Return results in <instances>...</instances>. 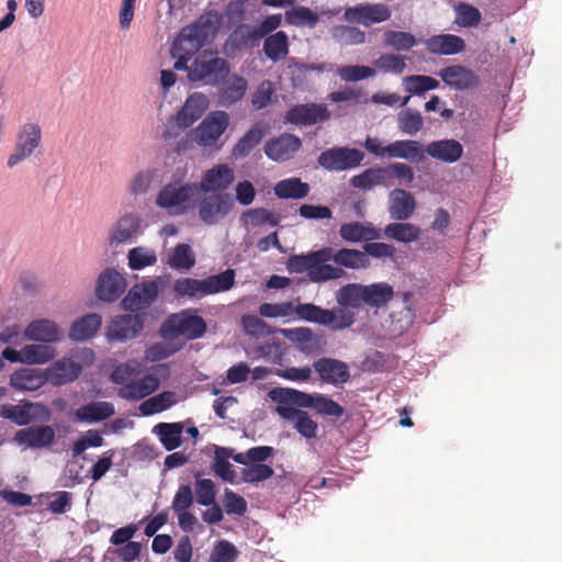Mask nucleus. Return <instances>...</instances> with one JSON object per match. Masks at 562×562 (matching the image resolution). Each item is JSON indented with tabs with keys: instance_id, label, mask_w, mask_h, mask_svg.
I'll list each match as a JSON object with an SVG mask.
<instances>
[{
	"instance_id": "obj_1",
	"label": "nucleus",
	"mask_w": 562,
	"mask_h": 562,
	"mask_svg": "<svg viewBox=\"0 0 562 562\" xmlns=\"http://www.w3.org/2000/svg\"><path fill=\"white\" fill-rule=\"evenodd\" d=\"M258 312L261 317L267 318L291 317L295 314L300 319L326 326L331 330L345 329L355 322L352 312L329 311L313 303H299L296 306L292 302L262 303Z\"/></svg>"
},
{
	"instance_id": "obj_2",
	"label": "nucleus",
	"mask_w": 562,
	"mask_h": 562,
	"mask_svg": "<svg viewBox=\"0 0 562 562\" xmlns=\"http://www.w3.org/2000/svg\"><path fill=\"white\" fill-rule=\"evenodd\" d=\"M272 401L283 404H295L297 407L312 408L317 414L339 418L345 408L334 400L321 393H305L290 387H274L269 392Z\"/></svg>"
},
{
	"instance_id": "obj_3",
	"label": "nucleus",
	"mask_w": 562,
	"mask_h": 562,
	"mask_svg": "<svg viewBox=\"0 0 562 562\" xmlns=\"http://www.w3.org/2000/svg\"><path fill=\"white\" fill-rule=\"evenodd\" d=\"M323 258L322 249L307 255H293L286 261V269L291 273L306 272L310 280L317 283L340 279L345 276L344 269L324 265Z\"/></svg>"
},
{
	"instance_id": "obj_4",
	"label": "nucleus",
	"mask_w": 562,
	"mask_h": 562,
	"mask_svg": "<svg viewBox=\"0 0 562 562\" xmlns=\"http://www.w3.org/2000/svg\"><path fill=\"white\" fill-rule=\"evenodd\" d=\"M186 70L191 82L220 87L228 77L231 69L226 59L203 53L198 55Z\"/></svg>"
},
{
	"instance_id": "obj_5",
	"label": "nucleus",
	"mask_w": 562,
	"mask_h": 562,
	"mask_svg": "<svg viewBox=\"0 0 562 562\" xmlns=\"http://www.w3.org/2000/svg\"><path fill=\"white\" fill-rule=\"evenodd\" d=\"M198 193V183H169L157 194L156 204L171 215H182L194 205Z\"/></svg>"
},
{
	"instance_id": "obj_6",
	"label": "nucleus",
	"mask_w": 562,
	"mask_h": 562,
	"mask_svg": "<svg viewBox=\"0 0 562 562\" xmlns=\"http://www.w3.org/2000/svg\"><path fill=\"white\" fill-rule=\"evenodd\" d=\"M205 331V321L201 316L193 314L190 310L171 314L160 328V334L165 338L182 336L189 340L202 337Z\"/></svg>"
},
{
	"instance_id": "obj_7",
	"label": "nucleus",
	"mask_w": 562,
	"mask_h": 562,
	"mask_svg": "<svg viewBox=\"0 0 562 562\" xmlns=\"http://www.w3.org/2000/svg\"><path fill=\"white\" fill-rule=\"evenodd\" d=\"M364 148L379 158H400L408 160H422L424 148L419 142L413 139L395 140L386 146L375 137H368L363 144Z\"/></svg>"
},
{
	"instance_id": "obj_8",
	"label": "nucleus",
	"mask_w": 562,
	"mask_h": 562,
	"mask_svg": "<svg viewBox=\"0 0 562 562\" xmlns=\"http://www.w3.org/2000/svg\"><path fill=\"white\" fill-rule=\"evenodd\" d=\"M229 125V115L225 111H213L192 131V140L203 147L216 144Z\"/></svg>"
},
{
	"instance_id": "obj_9",
	"label": "nucleus",
	"mask_w": 562,
	"mask_h": 562,
	"mask_svg": "<svg viewBox=\"0 0 562 562\" xmlns=\"http://www.w3.org/2000/svg\"><path fill=\"white\" fill-rule=\"evenodd\" d=\"M363 159L364 154L358 148L333 147L324 150L317 162L329 171H344L360 166Z\"/></svg>"
},
{
	"instance_id": "obj_10",
	"label": "nucleus",
	"mask_w": 562,
	"mask_h": 562,
	"mask_svg": "<svg viewBox=\"0 0 562 562\" xmlns=\"http://www.w3.org/2000/svg\"><path fill=\"white\" fill-rule=\"evenodd\" d=\"M206 43L193 32L189 26L181 30L179 35L175 38L170 54L176 61L173 68L176 70H183L188 68V61L194 56Z\"/></svg>"
},
{
	"instance_id": "obj_11",
	"label": "nucleus",
	"mask_w": 562,
	"mask_h": 562,
	"mask_svg": "<svg viewBox=\"0 0 562 562\" xmlns=\"http://www.w3.org/2000/svg\"><path fill=\"white\" fill-rule=\"evenodd\" d=\"M391 9L385 3H360L345 9L344 20L350 24L371 26L390 20Z\"/></svg>"
},
{
	"instance_id": "obj_12",
	"label": "nucleus",
	"mask_w": 562,
	"mask_h": 562,
	"mask_svg": "<svg viewBox=\"0 0 562 562\" xmlns=\"http://www.w3.org/2000/svg\"><path fill=\"white\" fill-rule=\"evenodd\" d=\"M0 416L10 419L19 426H24L33 420H49L50 411L41 403L21 402L16 405H3L0 411Z\"/></svg>"
},
{
	"instance_id": "obj_13",
	"label": "nucleus",
	"mask_w": 562,
	"mask_h": 562,
	"mask_svg": "<svg viewBox=\"0 0 562 562\" xmlns=\"http://www.w3.org/2000/svg\"><path fill=\"white\" fill-rule=\"evenodd\" d=\"M234 202L227 193L205 195L199 202V217L206 225H215L232 211Z\"/></svg>"
},
{
	"instance_id": "obj_14",
	"label": "nucleus",
	"mask_w": 562,
	"mask_h": 562,
	"mask_svg": "<svg viewBox=\"0 0 562 562\" xmlns=\"http://www.w3.org/2000/svg\"><path fill=\"white\" fill-rule=\"evenodd\" d=\"M42 130L38 124H24L18 135L14 151L8 158V166L11 168L30 157L40 146Z\"/></svg>"
},
{
	"instance_id": "obj_15",
	"label": "nucleus",
	"mask_w": 562,
	"mask_h": 562,
	"mask_svg": "<svg viewBox=\"0 0 562 562\" xmlns=\"http://www.w3.org/2000/svg\"><path fill=\"white\" fill-rule=\"evenodd\" d=\"M330 117L327 106L322 103L296 104L290 108L284 115V123L310 126L325 122Z\"/></svg>"
},
{
	"instance_id": "obj_16",
	"label": "nucleus",
	"mask_w": 562,
	"mask_h": 562,
	"mask_svg": "<svg viewBox=\"0 0 562 562\" xmlns=\"http://www.w3.org/2000/svg\"><path fill=\"white\" fill-rule=\"evenodd\" d=\"M277 413L286 420H292L295 430L306 439H313L317 436L318 425L307 412L296 408L295 404H283L274 401Z\"/></svg>"
},
{
	"instance_id": "obj_17",
	"label": "nucleus",
	"mask_w": 562,
	"mask_h": 562,
	"mask_svg": "<svg viewBox=\"0 0 562 562\" xmlns=\"http://www.w3.org/2000/svg\"><path fill=\"white\" fill-rule=\"evenodd\" d=\"M322 251L324 254V265H329L328 262L333 260L337 265L336 268L353 270L368 268L370 265L366 252L357 249L340 248L335 250L331 247H324Z\"/></svg>"
},
{
	"instance_id": "obj_18",
	"label": "nucleus",
	"mask_w": 562,
	"mask_h": 562,
	"mask_svg": "<svg viewBox=\"0 0 562 562\" xmlns=\"http://www.w3.org/2000/svg\"><path fill=\"white\" fill-rule=\"evenodd\" d=\"M126 280L114 268H106L98 278L95 294L104 302L116 301L126 289Z\"/></svg>"
},
{
	"instance_id": "obj_19",
	"label": "nucleus",
	"mask_w": 562,
	"mask_h": 562,
	"mask_svg": "<svg viewBox=\"0 0 562 562\" xmlns=\"http://www.w3.org/2000/svg\"><path fill=\"white\" fill-rule=\"evenodd\" d=\"M315 372L324 383L335 386L349 381L350 372L346 362L334 358H321L313 363Z\"/></svg>"
},
{
	"instance_id": "obj_20",
	"label": "nucleus",
	"mask_w": 562,
	"mask_h": 562,
	"mask_svg": "<svg viewBox=\"0 0 562 562\" xmlns=\"http://www.w3.org/2000/svg\"><path fill=\"white\" fill-rule=\"evenodd\" d=\"M210 105L209 97L202 92L191 93L177 112L176 122L181 128L190 127L205 113Z\"/></svg>"
},
{
	"instance_id": "obj_21",
	"label": "nucleus",
	"mask_w": 562,
	"mask_h": 562,
	"mask_svg": "<svg viewBox=\"0 0 562 562\" xmlns=\"http://www.w3.org/2000/svg\"><path fill=\"white\" fill-rule=\"evenodd\" d=\"M234 180V170L228 165H215L205 171L201 181L198 183V191L205 193L224 191Z\"/></svg>"
},
{
	"instance_id": "obj_22",
	"label": "nucleus",
	"mask_w": 562,
	"mask_h": 562,
	"mask_svg": "<svg viewBox=\"0 0 562 562\" xmlns=\"http://www.w3.org/2000/svg\"><path fill=\"white\" fill-rule=\"evenodd\" d=\"M144 324L139 315L125 314L116 316L108 328V338L111 341H125L135 338Z\"/></svg>"
},
{
	"instance_id": "obj_23",
	"label": "nucleus",
	"mask_w": 562,
	"mask_h": 562,
	"mask_svg": "<svg viewBox=\"0 0 562 562\" xmlns=\"http://www.w3.org/2000/svg\"><path fill=\"white\" fill-rule=\"evenodd\" d=\"M441 80L456 90H468L480 85L479 76L462 65L447 66L437 74Z\"/></svg>"
},
{
	"instance_id": "obj_24",
	"label": "nucleus",
	"mask_w": 562,
	"mask_h": 562,
	"mask_svg": "<svg viewBox=\"0 0 562 562\" xmlns=\"http://www.w3.org/2000/svg\"><path fill=\"white\" fill-rule=\"evenodd\" d=\"M300 137L284 133L265 145L266 155L274 161H286L301 148Z\"/></svg>"
},
{
	"instance_id": "obj_25",
	"label": "nucleus",
	"mask_w": 562,
	"mask_h": 562,
	"mask_svg": "<svg viewBox=\"0 0 562 562\" xmlns=\"http://www.w3.org/2000/svg\"><path fill=\"white\" fill-rule=\"evenodd\" d=\"M160 385L159 379L154 374H146L140 379L134 378L128 384L117 390V395L126 401H140L153 394Z\"/></svg>"
},
{
	"instance_id": "obj_26",
	"label": "nucleus",
	"mask_w": 562,
	"mask_h": 562,
	"mask_svg": "<svg viewBox=\"0 0 562 562\" xmlns=\"http://www.w3.org/2000/svg\"><path fill=\"white\" fill-rule=\"evenodd\" d=\"M81 366L71 359H60L52 363L46 370L47 382L53 385H65L75 381L81 373Z\"/></svg>"
},
{
	"instance_id": "obj_27",
	"label": "nucleus",
	"mask_w": 562,
	"mask_h": 562,
	"mask_svg": "<svg viewBox=\"0 0 562 562\" xmlns=\"http://www.w3.org/2000/svg\"><path fill=\"white\" fill-rule=\"evenodd\" d=\"M24 338L43 344H53L60 339V331L58 326L50 319H35L25 327Z\"/></svg>"
},
{
	"instance_id": "obj_28",
	"label": "nucleus",
	"mask_w": 562,
	"mask_h": 562,
	"mask_svg": "<svg viewBox=\"0 0 562 562\" xmlns=\"http://www.w3.org/2000/svg\"><path fill=\"white\" fill-rule=\"evenodd\" d=\"M218 90V104L229 108L240 101L248 89L247 80L238 75L228 76Z\"/></svg>"
},
{
	"instance_id": "obj_29",
	"label": "nucleus",
	"mask_w": 562,
	"mask_h": 562,
	"mask_svg": "<svg viewBox=\"0 0 562 562\" xmlns=\"http://www.w3.org/2000/svg\"><path fill=\"white\" fill-rule=\"evenodd\" d=\"M424 151L434 159L452 164L462 157L463 146L456 139H440L429 143Z\"/></svg>"
},
{
	"instance_id": "obj_30",
	"label": "nucleus",
	"mask_w": 562,
	"mask_h": 562,
	"mask_svg": "<svg viewBox=\"0 0 562 562\" xmlns=\"http://www.w3.org/2000/svg\"><path fill=\"white\" fill-rule=\"evenodd\" d=\"M339 236L347 243H360L379 239L381 234L371 223L355 221L342 224Z\"/></svg>"
},
{
	"instance_id": "obj_31",
	"label": "nucleus",
	"mask_w": 562,
	"mask_h": 562,
	"mask_svg": "<svg viewBox=\"0 0 562 562\" xmlns=\"http://www.w3.org/2000/svg\"><path fill=\"white\" fill-rule=\"evenodd\" d=\"M425 46L430 54L454 55L465 49V42L454 34H440L427 38Z\"/></svg>"
},
{
	"instance_id": "obj_32",
	"label": "nucleus",
	"mask_w": 562,
	"mask_h": 562,
	"mask_svg": "<svg viewBox=\"0 0 562 562\" xmlns=\"http://www.w3.org/2000/svg\"><path fill=\"white\" fill-rule=\"evenodd\" d=\"M390 215L393 220L405 221L415 211L416 202L412 193L404 189H394L390 192Z\"/></svg>"
},
{
	"instance_id": "obj_33",
	"label": "nucleus",
	"mask_w": 562,
	"mask_h": 562,
	"mask_svg": "<svg viewBox=\"0 0 562 562\" xmlns=\"http://www.w3.org/2000/svg\"><path fill=\"white\" fill-rule=\"evenodd\" d=\"M47 382L45 371L33 368H22L10 376L12 387L20 391H36Z\"/></svg>"
},
{
	"instance_id": "obj_34",
	"label": "nucleus",
	"mask_w": 562,
	"mask_h": 562,
	"mask_svg": "<svg viewBox=\"0 0 562 562\" xmlns=\"http://www.w3.org/2000/svg\"><path fill=\"white\" fill-rule=\"evenodd\" d=\"M55 439V431L50 426H33L20 429L15 434V440L31 448L49 446Z\"/></svg>"
},
{
	"instance_id": "obj_35",
	"label": "nucleus",
	"mask_w": 562,
	"mask_h": 562,
	"mask_svg": "<svg viewBox=\"0 0 562 562\" xmlns=\"http://www.w3.org/2000/svg\"><path fill=\"white\" fill-rule=\"evenodd\" d=\"M350 184L353 188L368 191L375 186L389 188L392 183L389 180V169L386 167H371L353 176L350 179Z\"/></svg>"
},
{
	"instance_id": "obj_36",
	"label": "nucleus",
	"mask_w": 562,
	"mask_h": 562,
	"mask_svg": "<svg viewBox=\"0 0 562 562\" xmlns=\"http://www.w3.org/2000/svg\"><path fill=\"white\" fill-rule=\"evenodd\" d=\"M115 414L114 405L110 402L97 401L80 406L76 412V419L86 423L103 422Z\"/></svg>"
},
{
	"instance_id": "obj_37",
	"label": "nucleus",
	"mask_w": 562,
	"mask_h": 562,
	"mask_svg": "<svg viewBox=\"0 0 562 562\" xmlns=\"http://www.w3.org/2000/svg\"><path fill=\"white\" fill-rule=\"evenodd\" d=\"M102 318L97 313H89L76 319L69 330V337L76 341L92 338L100 329Z\"/></svg>"
},
{
	"instance_id": "obj_38",
	"label": "nucleus",
	"mask_w": 562,
	"mask_h": 562,
	"mask_svg": "<svg viewBox=\"0 0 562 562\" xmlns=\"http://www.w3.org/2000/svg\"><path fill=\"white\" fill-rule=\"evenodd\" d=\"M139 229L138 217L133 214H125L120 217L109 237L110 245H120L131 240Z\"/></svg>"
},
{
	"instance_id": "obj_39",
	"label": "nucleus",
	"mask_w": 562,
	"mask_h": 562,
	"mask_svg": "<svg viewBox=\"0 0 562 562\" xmlns=\"http://www.w3.org/2000/svg\"><path fill=\"white\" fill-rule=\"evenodd\" d=\"M394 296L393 288L385 282L363 285V304L370 307L385 306Z\"/></svg>"
},
{
	"instance_id": "obj_40",
	"label": "nucleus",
	"mask_w": 562,
	"mask_h": 562,
	"mask_svg": "<svg viewBox=\"0 0 562 562\" xmlns=\"http://www.w3.org/2000/svg\"><path fill=\"white\" fill-rule=\"evenodd\" d=\"M262 50L272 61L284 59L289 54V37L284 31H278L266 36Z\"/></svg>"
},
{
	"instance_id": "obj_41",
	"label": "nucleus",
	"mask_w": 562,
	"mask_h": 562,
	"mask_svg": "<svg viewBox=\"0 0 562 562\" xmlns=\"http://www.w3.org/2000/svg\"><path fill=\"white\" fill-rule=\"evenodd\" d=\"M221 22L222 15L217 11L211 10L201 14L194 23L188 26L207 43L218 31Z\"/></svg>"
},
{
	"instance_id": "obj_42",
	"label": "nucleus",
	"mask_w": 562,
	"mask_h": 562,
	"mask_svg": "<svg viewBox=\"0 0 562 562\" xmlns=\"http://www.w3.org/2000/svg\"><path fill=\"white\" fill-rule=\"evenodd\" d=\"M154 431L168 451L177 449L182 442L183 426L181 423H160L155 426Z\"/></svg>"
},
{
	"instance_id": "obj_43",
	"label": "nucleus",
	"mask_w": 562,
	"mask_h": 562,
	"mask_svg": "<svg viewBox=\"0 0 562 562\" xmlns=\"http://www.w3.org/2000/svg\"><path fill=\"white\" fill-rule=\"evenodd\" d=\"M177 403V395L171 391H164L145 400L139 405V412L143 416H150L167 411Z\"/></svg>"
},
{
	"instance_id": "obj_44",
	"label": "nucleus",
	"mask_w": 562,
	"mask_h": 562,
	"mask_svg": "<svg viewBox=\"0 0 562 562\" xmlns=\"http://www.w3.org/2000/svg\"><path fill=\"white\" fill-rule=\"evenodd\" d=\"M173 292L178 297L201 300L206 295L204 281L194 278H180L173 283Z\"/></svg>"
},
{
	"instance_id": "obj_45",
	"label": "nucleus",
	"mask_w": 562,
	"mask_h": 562,
	"mask_svg": "<svg viewBox=\"0 0 562 562\" xmlns=\"http://www.w3.org/2000/svg\"><path fill=\"white\" fill-rule=\"evenodd\" d=\"M310 192V186L300 178H290L279 181L274 193L280 199H303Z\"/></svg>"
},
{
	"instance_id": "obj_46",
	"label": "nucleus",
	"mask_w": 562,
	"mask_h": 562,
	"mask_svg": "<svg viewBox=\"0 0 562 562\" xmlns=\"http://www.w3.org/2000/svg\"><path fill=\"white\" fill-rule=\"evenodd\" d=\"M331 38L345 46L360 45L366 42V33L355 25H335L330 29Z\"/></svg>"
},
{
	"instance_id": "obj_47",
	"label": "nucleus",
	"mask_w": 562,
	"mask_h": 562,
	"mask_svg": "<svg viewBox=\"0 0 562 562\" xmlns=\"http://www.w3.org/2000/svg\"><path fill=\"white\" fill-rule=\"evenodd\" d=\"M286 338L296 344L299 349L305 353H313L318 349V339L313 330L307 327H299L284 330Z\"/></svg>"
},
{
	"instance_id": "obj_48",
	"label": "nucleus",
	"mask_w": 562,
	"mask_h": 562,
	"mask_svg": "<svg viewBox=\"0 0 562 562\" xmlns=\"http://www.w3.org/2000/svg\"><path fill=\"white\" fill-rule=\"evenodd\" d=\"M232 457V449L225 447H215L214 459L212 462L213 472L223 481L233 483L236 476L235 471L228 459Z\"/></svg>"
},
{
	"instance_id": "obj_49",
	"label": "nucleus",
	"mask_w": 562,
	"mask_h": 562,
	"mask_svg": "<svg viewBox=\"0 0 562 562\" xmlns=\"http://www.w3.org/2000/svg\"><path fill=\"white\" fill-rule=\"evenodd\" d=\"M281 14H271L263 19L257 27L252 29L249 25L243 24L239 26V30L246 32V34L243 35L247 40L256 41L270 35L271 32L276 31L281 25Z\"/></svg>"
},
{
	"instance_id": "obj_50",
	"label": "nucleus",
	"mask_w": 562,
	"mask_h": 562,
	"mask_svg": "<svg viewBox=\"0 0 562 562\" xmlns=\"http://www.w3.org/2000/svg\"><path fill=\"white\" fill-rule=\"evenodd\" d=\"M337 303L345 307L357 308L363 304V285L359 283H349L341 286L336 294ZM337 308L336 311H338ZM347 312H349L347 310Z\"/></svg>"
},
{
	"instance_id": "obj_51",
	"label": "nucleus",
	"mask_w": 562,
	"mask_h": 562,
	"mask_svg": "<svg viewBox=\"0 0 562 562\" xmlns=\"http://www.w3.org/2000/svg\"><path fill=\"white\" fill-rule=\"evenodd\" d=\"M384 234L396 241L408 244L419 238L420 228L409 223H391L385 226Z\"/></svg>"
},
{
	"instance_id": "obj_52",
	"label": "nucleus",
	"mask_w": 562,
	"mask_h": 562,
	"mask_svg": "<svg viewBox=\"0 0 562 562\" xmlns=\"http://www.w3.org/2000/svg\"><path fill=\"white\" fill-rule=\"evenodd\" d=\"M203 281L206 295L228 291L235 284V270L226 269L218 274L210 276L203 279Z\"/></svg>"
},
{
	"instance_id": "obj_53",
	"label": "nucleus",
	"mask_w": 562,
	"mask_h": 562,
	"mask_svg": "<svg viewBox=\"0 0 562 562\" xmlns=\"http://www.w3.org/2000/svg\"><path fill=\"white\" fill-rule=\"evenodd\" d=\"M265 131L259 124H255L234 146L235 157H246L261 142Z\"/></svg>"
},
{
	"instance_id": "obj_54",
	"label": "nucleus",
	"mask_w": 562,
	"mask_h": 562,
	"mask_svg": "<svg viewBox=\"0 0 562 562\" xmlns=\"http://www.w3.org/2000/svg\"><path fill=\"white\" fill-rule=\"evenodd\" d=\"M318 20L317 13L303 5L294 7L285 12V22L289 25L314 27Z\"/></svg>"
},
{
	"instance_id": "obj_55",
	"label": "nucleus",
	"mask_w": 562,
	"mask_h": 562,
	"mask_svg": "<svg viewBox=\"0 0 562 562\" xmlns=\"http://www.w3.org/2000/svg\"><path fill=\"white\" fill-rule=\"evenodd\" d=\"M168 265L177 270H189L195 265V257L187 244L177 245L168 259Z\"/></svg>"
},
{
	"instance_id": "obj_56",
	"label": "nucleus",
	"mask_w": 562,
	"mask_h": 562,
	"mask_svg": "<svg viewBox=\"0 0 562 562\" xmlns=\"http://www.w3.org/2000/svg\"><path fill=\"white\" fill-rule=\"evenodd\" d=\"M23 363L26 364H41L46 363L55 356L54 348L46 345L32 344L22 348Z\"/></svg>"
},
{
	"instance_id": "obj_57",
	"label": "nucleus",
	"mask_w": 562,
	"mask_h": 562,
	"mask_svg": "<svg viewBox=\"0 0 562 562\" xmlns=\"http://www.w3.org/2000/svg\"><path fill=\"white\" fill-rule=\"evenodd\" d=\"M398 130L408 135L417 134L424 126V119L418 111L404 109L397 115Z\"/></svg>"
},
{
	"instance_id": "obj_58",
	"label": "nucleus",
	"mask_w": 562,
	"mask_h": 562,
	"mask_svg": "<svg viewBox=\"0 0 562 562\" xmlns=\"http://www.w3.org/2000/svg\"><path fill=\"white\" fill-rule=\"evenodd\" d=\"M404 89L412 94H423L426 91L437 89L439 81L425 75H411L403 80Z\"/></svg>"
},
{
	"instance_id": "obj_59",
	"label": "nucleus",
	"mask_w": 562,
	"mask_h": 562,
	"mask_svg": "<svg viewBox=\"0 0 562 562\" xmlns=\"http://www.w3.org/2000/svg\"><path fill=\"white\" fill-rule=\"evenodd\" d=\"M240 326L244 333L251 337H263L272 333L270 326L254 314H244L240 317Z\"/></svg>"
},
{
	"instance_id": "obj_60",
	"label": "nucleus",
	"mask_w": 562,
	"mask_h": 562,
	"mask_svg": "<svg viewBox=\"0 0 562 562\" xmlns=\"http://www.w3.org/2000/svg\"><path fill=\"white\" fill-rule=\"evenodd\" d=\"M383 42L386 46L396 50H408L416 45V38L412 33L403 31H385Z\"/></svg>"
},
{
	"instance_id": "obj_61",
	"label": "nucleus",
	"mask_w": 562,
	"mask_h": 562,
	"mask_svg": "<svg viewBox=\"0 0 562 562\" xmlns=\"http://www.w3.org/2000/svg\"><path fill=\"white\" fill-rule=\"evenodd\" d=\"M128 266L133 270H140L146 267L153 266L157 261L154 250L145 247H135L128 251Z\"/></svg>"
},
{
	"instance_id": "obj_62",
	"label": "nucleus",
	"mask_w": 562,
	"mask_h": 562,
	"mask_svg": "<svg viewBox=\"0 0 562 562\" xmlns=\"http://www.w3.org/2000/svg\"><path fill=\"white\" fill-rule=\"evenodd\" d=\"M273 473V469L265 463L250 464L240 471L241 480L250 484L263 482L270 479Z\"/></svg>"
},
{
	"instance_id": "obj_63",
	"label": "nucleus",
	"mask_w": 562,
	"mask_h": 562,
	"mask_svg": "<svg viewBox=\"0 0 562 562\" xmlns=\"http://www.w3.org/2000/svg\"><path fill=\"white\" fill-rule=\"evenodd\" d=\"M241 220L245 224H249L251 226H261L265 224L277 226L279 224V220L270 211L263 207L247 210L243 213Z\"/></svg>"
},
{
	"instance_id": "obj_64",
	"label": "nucleus",
	"mask_w": 562,
	"mask_h": 562,
	"mask_svg": "<svg viewBox=\"0 0 562 562\" xmlns=\"http://www.w3.org/2000/svg\"><path fill=\"white\" fill-rule=\"evenodd\" d=\"M237 548L227 540H218L210 554V562H234L238 558Z\"/></svg>"
}]
</instances>
